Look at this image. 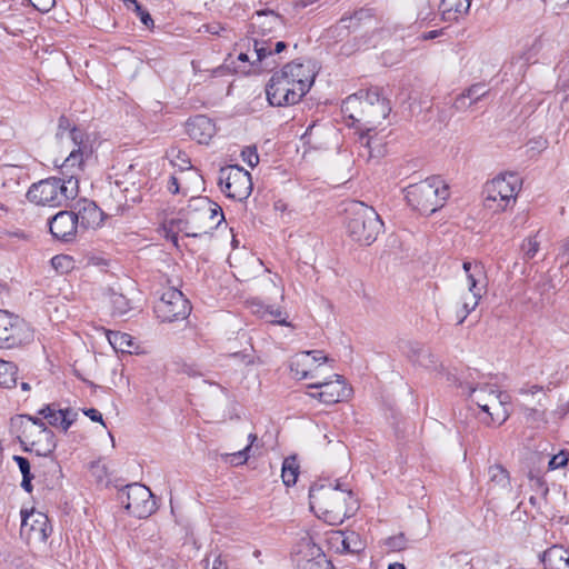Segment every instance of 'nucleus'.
Here are the masks:
<instances>
[{
    "label": "nucleus",
    "mask_w": 569,
    "mask_h": 569,
    "mask_svg": "<svg viewBox=\"0 0 569 569\" xmlns=\"http://www.w3.org/2000/svg\"><path fill=\"white\" fill-rule=\"evenodd\" d=\"M317 76L316 64L310 61H291L274 72L267 88V99L272 106L296 104L310 90Z\"/></svg>",
    "instance_id": "f257e3e1"
},
{
    "label": "nucleus",
    "mask_w": 569,
    "mask_h": 569,
    "mask_svg": "<svg viewBox=\"0 0 569 569\" xmlns=\"http://www.w3.org/2000/svg\"><path fill=\"white\" fill-rule=\"evenodd\" d=\"M309 499L313 512L330 526L341 525L358 508L351 490L341 488L339 482L313 485Z\"/></svg>",
    "instance_id": "f03ea898"
},
{
    "label": "nucleus",
    "mask_w": 569,
    "mask_h": 569,
    "mask_svg": "<svg viewBox=\"0 0 569 569\" xmlns=\"http://www.w3.org/2000/svg\"><path fill=\"white\" fill-rule=\"evenodd\" d=\"M391 108L377 89L349 96L342 104L343 114L358 130L375 131L390 113Z\"/></svg>",
    "instance_id": "7ed1b4c3"
},
{
    "label": "nucleus",
    "mask_w": 569,
    "mask_h": 569,
    "mask_svg": "<svg viewBox=\"0 0 569 569\" xmlns=\"http://www.w3.org/2000/svg\"><path fill=\"white\" fill-rule=\"evenodd\" d=\"M10 432L16 436L26 451L47 457L57 447L53 432L39 418L19 415L10 420Z\"/></svg>",
    "instance_id": "20e7f679"
},
{
    "label": "nucleus",
    "mask_w": 569,
    "mask_h": 569,
    "mask_svg": "<svg viewBox=\"0 0 569 569\" xmlns=\"http://www.w3.org/2000/svg\"><path fill=\"white\" fill-rule=\"evenodd\" d=\"M224 219L221 208L206 197H193L177 221V229L188 237H200L214 230Z\"/></svg>",
    "instance_id": "39448f33"
},
{
    "label": "nucleus",
    "mask_w": 569,
    "mask_h": 569,
    "mask_svg": "<svg viewBox=\"0 0 569 569\" xmlns=\"http://www.w3.org/2000/svg\"><path fill=\"white\" fill-rule=\"evenodd\" d=\"M345 211L347 233L352 241L362 246H370L376 241L383 222L372 207L360 201H351Z\"/></svg>",
    "instance_id": "423d86ee"
},
{
    "label": "nucleus",
    "mask_w": 569,
    "mask_h": 569,
    "mask_svg": "<svg viewBox=\"0 0 569 569\" xmlns=\"http://www.w3.org/2000/svg\"><path fill=\"white\" fill-rule=\"evenodd\" d=\"M78 193V180L50 177L33 183L27 198L37 206L61 207L73 200Z\"/></svg>",
    "instance_id": "0eeeda50"
},
{
    "label": "nucleus",
    "mask_w": 569,
    "mask_h": 569,
    "mask_svg": "<svg viewBox=\"0 0 569 569\" xmlns=\"http://www.w3.org/2000/svg\"><path fill=\"white\" fill-rule=\"evenodd\" d=\"M462 269L468 291L462 293L456 302L455 312L458 325H461L469 313L478 307L481 298L487 292V273L481 262L465 261Z\"/></svg>",
    "instance_id": "6e6552de"
},
{
    "label": "nucleus",
    "mask_w": 569,
    "mask_h": 569,
    "mask_svg": "<svg viewBox=\"0 0 569 569\" xmlns=\"http://www.w3.org/2000/svg\"><path fill=\"white\" fill-rule=\"evenodd\" d=\"M521 186L520 177L512 172L498 174L487 181L482 191L485 208L496 213L512 208Z\"/></svg>",
    "instance_id": "1a4fd4ad"
},
{
    "label": "nucleus",
    "mask_w": 569,
    "mask_h": 569,
    "mask_svg": "<svg viewBox=\"0 0 569 569\" xmlns=\"http://www.w3.org/2000/svg\"><path fill=\"white\" fill-rule=\"evenodd\" d=\"M469 398L487 415V418L483 419L485 423L500 426L508 419V396L497 386L483 383L470 388Z\"/></svg>",
    "instance_id": "9d476101"
},
{
    "label": "nucleus",
    "mask_w": 569,
    "mask_h": 569,
    "mask_svg": "<svg viewBox=\"0 0 569 569\" xmlns=\"http://www.w3.org/2000/svg\"><path fill=\"white\" fill-rule=\"evenodd\" d=\"M448 197V186L440 177H430L410 186L407 193L409 202L425 213L436 212Z\"/></svg>",
    "instance_id": "9b49d317"
},
{
    "label": "nucleus",
    "mask_w": 569,
    "mask_h": 569,
    "mask_svg": "<svg viewBox=\"0 0 569 569\" xmlns=\"http://www.w3.org/2000/svg\"><path fill=\"white\" fill-rule=\"evenodd\" d=\"M66 142L71 144L68 157L60 164L61 176L63 179L78 180L84 169V161L91 154V149L84 139V133L73 128L62 133Z\"/></svg>",
    "instance_id": "f8f14e48"
},
{
    "label": "nucleus",
    "mask_w": 569,
    "mask_h": 569,
    "mask_svg": "<svg viewBox=\"0 0 569 569\" xmlns=\"http://www.w3.org/2000/svg\"><path fill=\"white\" fill-rule=\"evenodd\" d=\"M118 499L127 511L137 518H148L156 511L152 492L140 483L126 486L120 490Z\"/></svg>",
    "instance_id": "ddd939ff"
},
{
    "label": "nucleus",
    "mask_w": 569,
    "mask_h": 569,
    "mask_svg": "<svg viewBox=\"0 0 569 569\" xmlns=\"http://www.w3.org/2000/svg\"><path fill=\"white\" fill-rule=\"evenodd\" d=\"M219 184L228 198L238 201L246 200L252 191L251 174L240 166L222 168Z\"/></svg>",
    "instance_id": "4468645a"
},
{
    "label": "nucleus",
    "mask_w": 569,
    "mask_h": 569,
    "mask_svg": "<svg viewBox=\"0 0 569 569\" xmlns=\"http://www.w3.org/2000/svg\"><path fill=\"white\" fill-rule=\"evenodd\" d=\"M190 305L183 293L176 288L163 290L154 306V313L162 322H173L186 319L190 313Z\"/></svg>",
    "instance_id": "2eb2a0df"
},
{
    "label": "nucleus",
    "mask_w": 569,
    "mask_h": 569,
    "mask_svg": "<svg viewBox=\"0 0 569 569\" xmlns=\"http://www.w3.org/2000/svg\"><path fill=\"white\" fill-rule=\"evenodd\" d=\"M327 361L328 358L323 351H302L291 358L290 370L299 380H318L321 377L320 371L323 369Z\"/></svg>",
    "instance_id": "dca6fc26"
},
{
    "label": "nucleus",
    "mask_w": 569,
    "mask_h": 569,
    "mask_svg": "<svg viewBox=\"0 0 569 569\" xmlns=\"http://www.w3.org/2000/svg\"><path fill=\"white\" fill-rule=\"evenodd\" d=\"M293 558L297 569H330L326 555L308 533L297 543Z\"/></svg>",
    "instance_id": "f3484780"
},
{
    "label": "nucleus",
    "mask_w": 569,
    "mask_h": 569,
    "mask_svg": "<svg viewBox=\"0 0 569 569\" xmlns=\"http://www.w3.org/2000/svg\"><path fill=\"white\" fill-rule=\"evenodd\" d=\"M309 389H318L319 392L308 393L310 397L318 399L326 405H333L347 399L350 396V389L342 376L332 373L330 379H318L308 385Z\"/></svg>",
    "instance_id": "a211bd4d"
},
{
    "label": "nucleus",
    "mask_w": 569,
    "mask_h": 569,
    "mask_svg": "<svg viewBox=\"0 0 569 569\" xmlns=\"http://www.w3.org/2000/svg\"><path fill=\"white\" fill-rule=\"evenodd\" d=\"M51 532L47 515L37 510H21L20 535L28 542L43 543Z\"/></svg>",
    "instance_id": "6ab92c4d"
},
{
    "label": "nucleus",
    "mask_w": 569,
    "mask_h": 569,
    "mask_svg": "<svg viewBox=\"0 0 569 569\" xmlns=\"http://www.w3.org/2000/svg\"><path fill=\"white\" fill-rule=\"evenodd\" d=\"M167 189L169 192L188 196L200 192L203 189V179L199 171L192 166L174 172L168 180Z\"/></svg>",
    "instance_id": "aec40b11"
},
{
    "label": "nucleus",
    "mask_w": 569,
    "mask_h": 569,
    "mask_svg": "<svg viewBox=\"0 0 569 569\" xmlns=\"http://www.w3.org/2000/svg\"><path fill=\"white\" fill-rule=\"evenodd\" d=\"M358 154L366 161L380 159L386 153V136L378 128L375 131L358 130Z\"/></svg>",
    "instance_id": "412c9836"
},
{
    "label": "nucleus",
    "mask_w": 569,
    "mask_h": 569,
    "mask_svg": "<svg viewBox=\"0 0 569 569\" xmlns=\"http://www.w3.org/2000/svg\"><path fill=\"white\" fill-rule=\"evenodd\" d=\"M51 234L61 241L71 242L80 232V227L73 211H60L49 221Z\"/></svg>",
    "instance_id": "4be33fe9"
},
{
    "label": "nucleus",
    "mask_w": 569,
    "mask_h": 569,
    "mask_svg": "<svg viewBox=\"0 0 569 569\" xmlns=\"http://www.w3.org/2000/svg\"><path fill=\"white\" fill-rule=\"evenodd\" d=\"M77 217L80 231L96 229L102 224L103 212L100 208L88 199H81L77 202L73 211Z\"/></svg>",
    "instance_id": "5701e85b"
},
{
    "label": "nucleus",
    "mask_w": 569,
    "mask_h": 569,
    "mask_svg": "<svg viewBox=\"0 0 569 569\" xmlns=\"http://www.w3.org/2000/svg\"><path fill=\"white\" fill-rule=\"evenodd\" d=\"M272 56V50L270 44L264 40H254V46L252 51L241 52L238 56V61L240 62H249V67H236L232 71L248 74L250 72V67L254 66L257 62L264 61L268 57Z\"/></svg>",
    "instance_id": "b1692460"
},
{
    "label": "nucleus",
    "mask_w": 569,
    "mask_h": 569,
    "mask_svg": "<svg viewBox=\"0 0 569 569\" xmlns=\"http://www.w3.org/2000/svg\"><path fill=\"white\" fill-rule=\"evenodd\" d=\"M189 137L199 143H208L216 134V126L206 116H197L187 122Z\"/></svg>",
    "instance_id": "393cba45"
},
{
    "label": "nucleus",
    "mask_w": 569,
    "mask_h": 569,
    "mask_svg": "<svg viewBox=\"0 0 569 569\" xmlns=\"http://www.w3.org/2000/svg\"><path fill=\"white\" fill-rule=\"evenodd\" d=\"M252 26L259 29L262 36H268L282 30L284 20L273 10H260L252 17Z\"/></svg>",
    "instance_id": "a878e982"
},
{
    "label": "nucleus",
    "mask_w": 569,
    "mask_h": 569,
    "mask_svg": "<svg viewBox=\"0 0 569 569\" xmlns=\"http://www.w3.org/2000/svg\"><path fill=\"white\" fill-rule=\"evenodd\" d=\"M44 419L48 420L52 427H59L64 432L71 427L77 418V413L71 409H59L54 405H48L39 410Z\"/></svg>",
    "instance_id": "bb28decb"
},
{
    "label": "nucleus",
    "mask_w": 569,
    "mask_h": 569,
    "mask_svg": "<svg viewBox=\"0 0 569 569\" xmlns=\"http://www.w3.org/2000/svg\"><path fill=\"white\" fill-rule=\"evenodd\" d=\"M20 319L6 310H0V347H12L17 342Z\"/></svg>",
    "instance_id": "cd10ccee"
},
{
    "label": "nucleus",
    "mask_w": 569,
    "mask_h": 569,
    "mask_svg": "<svg viewBox=\"0 0 569 569\" xmlns=\"http://www.w3.org/2000/svg\"><path fill=\"white\" fill-rule=\"evenodd\" d=\"M488 492H511L510 475L508 470L499 463H495L488 468Z\"/></svg>",
    "instance_id": "c85d7f7f"
},
{
    "label": "nucleus",
    "mask_w": 569,
    "mask_h": 569,
    "mask_svg": "<svg viewBox=\"0 0 569 569\" xmlns=\"http://www.w3.org/2000/svg\"><path fill=\"white\" fill-rule=\"evenodd\" d=\"M542 561L547 569H569V551L561 546H552L545 551Z\"/></svg>",
    "instance_id": "c756f323"
},
{
    "label": "nucleus",
    "mask_w": 569,
    "mask_h": 569,
    "mask_svg": "<svg viewBox=\"0 0 569 569\" xmlns=\"http://www.w3.org/2000/svg\"><path fill=\"white\" fill-rule=\"evenodd\" d=\"M471 6V0H441L440 9L442 19L455 21L466 14Z\"/></svg>",
    "instance_id": "7c9ffc66"
},
{
    "label": "nucleus",
    "mask_w": 569,
    "mask_h": 569,
    "mask_svg": "<svg viewBox=\"0 0 569 569\" xmlns=\"http://www.w3.org/2000/svg\"><path fill=\"white\" fill-rule=\"evenodd\" d=\"M408 357L418 366L426 369H437L438 359L435 355L420 348L418 345L411 347Z\"/></svg>",
    "instance_id": "2f4dec72"
},
{
    "label": "nucleus",
    "mask_w": 569,
    "mask_h": 569,
    "mask_svg": "<svg viewBox=\"0 0 569 569\" xmlns=\"http://www.w3.org/2000/svg\"><path fill=\"white\" fill-rule=\"evenodd\" d=\"M192 69L197 77V83L206 81L207 78L223 77L231 72L230 67L226 63L212 69H201L199 63L192 61Z\"/></svg>",
    "instance_id": "473e14b6"
},
{
    "label": "nucleus",
    "mask_w": 569,
    "mask_h": 569,
    "mask_svg": "<svg viewBox=\"0 0 569 569\" xmlns=\"http://www.w3.org/2000/svg\"><path fill=\"white\" fill-rule=\"evenodd\" d=\"M18 368L10 361L0 360V386L12 388L17 385Z\"/></svg>",
    "instance_id": "72a5a7b5"
},
{
    "label": "nucleus",
    "mask_w": 569,
    "mask_h": 569,
    "mask_svg": "<svg viewBox=\"0 0 569 569\" xmlns=\"http://www.w3.org/2000/svg\"><path fill=\"white\" fill-rule=\"evenodd\" d=\"M138 191V188L136 187V183H131V187L126 186V182L117 179L114 181V186L112 187V194L117 196L119 193H122V199L119 200L122 204H128L129 202H136L138 200V196L136 194Z\"/></svg>",
    "instance_id": "f704fd0d"
},
{
    "label": "nucleus",
    "mask_w": 569,
    "mask_h": 569,
    "mask_svg": "<svg viewBox=\"0 0 569 569\" xmlns=\"http://www.w3.org/2000/svg\"><path fill=\"white\" fill-rule=\"evenodd\" d=\"M299 476V465L295 457H288L282 462L281 478L282 482L287 486H293Z\"/></svg>",
    "instance_id": "c9c22d12"
},
{
    "label": "nucleus",
    "mask_w": 569,
    "mask_h": 569,
    "mask_svg": "<svg viewBox=\"0 0 569 569\" xmlns=\"http://www.w3.org/2000/svg\"><path fill=\"white\" fill-rule=\"evenodd\" d=\"M108 341L116 351L131 353L133 341L130 335L123 332L108 333Z\"/></svg>",
    "instance_id": "e433bc0d"
},
{
    "label": "nucleus",
    "mask_w": 569,
    "mask_h": 569,
    "mask_svg": "<svg viewBox=\"0 0 569 569\" xmlns=\"http://www.w3.org/2000/svg\"><path fill=\"white\" fill-rule=\"evenodd\" d=\"M260 317L270 323L288 326L291 323L287 321L288 315L280 308L276 307H263L260 311H258Z\"/></svg>",
    "instance_id": "4c0bfd02"
},
{
    "label": "nucleus",
    "mask_w": 569,
    "mask_h": 569,
    "mask_svg": "<svg viewBox=\"0 0 569 569\" xmlns=\"http://www.w3.org/2000/svg\"><path fill=\"white\" fill-rule=\"evenodd\" d=\"M542 46L543 41L541 37H537L530 43H527L519 54V59L522 60V64L526 66L535 62L538 53L542 49Z\"/></svg>",
    "instance_id": "58836bf2"
},
{
    "label": "nucleus",
    "mask_w": 569,
    "mask_h": 569,
    "mask_svg": "<svg viewBox=\"0 0 569 569\" xmlns=\"http://www.w3.org/2000/svg\"><path fill=\"white\" fill-rule=\"evenodd\" d=\"M256 440H257V436L253 433H250L249 435V443L242 450H239V451L232 452V453H223V455H221L222 460L224 462H229L231 465L246 463L249 458L248 452Z\"/></svg>",
    "instance_id": "ea45409f"
},
{
    "label": "nucleus",
    "mask_w": 569,
    "mask_h": 569,
    "mask_svg": "<svg viewBox=\"0 0 569 569\" xmlns=\"http://www.w3.org/2000/svg\"><path fill=\"white\" fill-rule=\"evenodd\" d=\"M166 156L169 159L170 163L173 167L178 168V171L192 166L187 153L176 147H171L170 149H168Z\"/></svg>",
    "instance_id": "a19ab883"
},
{
    "label": "nucleus",
    "mask_w": 569,
    "mask_h": 569,
    "mask_svg": "<svg viewBox=\"0 0 569 569\" xmlns=\"http://www.w3.org/2000/svg\"><path fill=\"white\" fill-rule=\"evenodd\" d=\"M109 301L114 316H124L131 310L130 300L121 293L112 292Z\"/></svg>",
    "instance_id": "79ce46f5"
},
{
    "label": "nucleus",
    "mask_w": 569,
    "mask_h": 569,
    "mask_svg": "<svg viewBox=\"0 0 569 569\" xmlns=\"http://www.w3.org/2000/svg\"><path fill=\"white\" fill-rule=\"evenodd\" d=\"M51 266L60 273H67L74 268V260L68 254H57L51 259Z\"/></svg>",
    "instance_id": "37998d69"
},
{
    "label": "nucleus",
    "mask_w": 569,
    "mask_h": 569,
    "mask_svg": "<svg viewBox=\"0 0 569 569\" xmlns=\"http://www.w3.org/2000/svg\"><path fill=\"white\" fill-rule=\"evenodd\" d=\"M385 546L390 551H401L408 546V540L403 533L391 536L385 540Z\"/></svg>",
    "instance_id": "c03bdc74"
},
{
    "label": "nucleus",
    "mask_w": 569,
    "mask_h": 569,
    "mask_svg": "<svg viewBox=\"0 0 569 569\" xmlns=\"http://www.w3.org/2000/svg\"><path fill=\"white\" fill-rule=\"evenodd\" d=\"M539 242L536 237H529L523 240L521 249L526 259H532L539 251Z\"/></svg>",
    "instance_id": "a18cd8bd"
},
{
    "label": "nucleus",
    "mask_w": 569,
    "mask_h": 569,
    "mask_svg": "<svg viewBox=\"0 0 569 569\" xmlns=\"http://www.w3.org/2000/svg\"><path fill=\"white\" fill-rule=\"evenodd\" d=\"M436 18V13L428 1L421 4V8L417 14V21L421 24L429 23L433 21Z\"/></svg>",
    "instance_id": "49530a36"
},
{
    "label": "nucleus",
    "mask_w": 569,
    "mask_h": 569,
    "mask_svg": "<svg viewBox=\"0 0 569 569\" xmlns=\"http://www.w3.org/2000/svg\"><path fill=\"white\" fill-rule=\"evenodd\" d=\"M241 158L251 168L259 163V156L254 147H246L241 152Z\"/></svg>",
    "instance_id": "de8ad7c7"
},
{
    "label": "nucleus",
    "mask_w": 569,
    "mask_h": 569,
    "mask_svg": "<svg viewBox=\"0 0 569 569\" xmlns=\"http://www.w3.org/2000/svg\"><path fill=\"white\" fill-rule=\"evenodd\" d=\"M568 453L566 451H560L559 453L555 455L550 461H549V469L556 470L561 467H565L568 462Z\"/></svg>",
    "instance_id": "09e8293b"
},
{
    "label": "nucleus",
    "mask_w": 569,
    "mask_h": 569,
    "mask_svg": "<svg viewBox=\"0 0 569 569\" xmlns=\"http://www.w3.org/2000/svg\"><path fill=\"white\" fill-rule=\"evenodd\" d=\"M137 16L139 17L140 21L146 26V27H151L153 26V20L151 18V16L149 14V12H147L146 10L142 9V7L136 2V4H133L131 7Z\"/></svg>",
    "instance_id": "8fccbe9b"
},
{
    "label": "nucleus",
    "mask_w": 569,
    "mask_h": 569,
    "mask_svg": "<svg viewBox=\"0 0 569 569\" xmlns=\"http://www.w3.org/2000/svg\"><path fill=\"white\" fill-rule=\"evenodd\" d=\"M486 94L485 87L482 84L471 86L462 98H469L472 101H477L480 97Z\"/></svg>",
    "instance_id": "3c124183"
},
{
    "label": "nucleus",
    "mask_w": 569,
    "mask_h": 569,
    "mask_svg": "<svg viewBox=\"0 0 569 569\" xmlns=\"http://www.w3.org/2000/svg\"><path fill=\"white\" fill-rule=\"evenodd\" d=\"M30 2V4L36 8L37 10L41 11V12H48L50 11L56 1L54 0H28Z\"/></svg>",
    "instance_id": "603ef678"
},
{
    "label": "nucleus",
    "mask_w": 569,
    "mask_h": 569,
    "mask_svg": "<svg viewBox=\"0 0 569 569\" xmlns=\"http://www.w3.org/2000/svg\"><path fill=\"white\" fill-rule=\"evenodd\" d=\"M13 460L17 462V465L22 473V477L31 475L30 462L27 458L21 457V456H13Z\"/></svg>",
    "instance_id": "864d4df0"
},
{
    "label": "nucleus",
    "mask_w": 569,
    "mask_h": 569,
    "mask_svg": "<svg viewBox=\"0 0 569 569\" xmlns=\"http://www.w3.org/2000/svg\"><path fill=\"white\" fill-rule=\"evenodd\" d=\"M84 415L89 417L92 421H97L103 425L102 415L97 409H88L84 411Z\"/></svg>",
    "instance_id": "5fc2aeb1"
},
{
    "label": "nucleus",
    "mask_w": 569,
    "mask_h": 569,
    "mask_svg": "<svg viewBox=\"0 0 569 569\" xmlns=\"http://www.w3.org/2000/svg\"><path fill=\"white\" fill-rule=\"evenodd\" d=\"M32 478H33V477H32V475L22 477L21 487H22L27 492H31V491H32V485H31V480H32Z\"/></svg>",
    "instance_id": "6e6d98bb"
},
{
    "label": "nucleus",
    "mask_w": 569,
    "mask_h": 569,
    "mask_svg": "<svg viewBox=\"0 0 569 569\" xmlns=\"http://www.w3.org/2000/svg\"><path fill=\"white\" fill-rule=\"evenodd\" d=\"M267 42H268V43L270 44V47H271L272 54H273V53H280L281 51H283V50L287 48V44H286V42H283V41H278V42H276V44H274V46H272V43H271L270 41H267Z\"/></svg>",
    "instance_id": "4d7b16f0"
},
{
    "label": "nucleus",
    "mask_w": 569,
    "mask_h": 569,
    "mask_svg": "<svg viewBox=\"0 0 569 569\" xmlns=\"http://www.w3.org/2000/svg\"><path fill=\"white\" fill-rule=\"evenodd\" d=\"M441 33V30H432L426 33H422L421 38L423 40H430L437 38Z\"/></svg>",
    "instance_id": "13d9d810"
},
{
    "label": "nucleus",
    "mask_w": 569,
    "mask_h": 569,
    "mask_svg": "<svg viewBox=\"0 0 569 569\" xmlns=\"http://www.w3.org/2000/svg\"><path fill=\"white\" fill-rule=\"evenodd\" d=\"M210 569H226V567L220 558H216Z\"/></svg>",
    "instance_id": "bf43d9fd"
},
{
    "label": "nucleus",
    "mask_w": 569,
    "mask_h": 569,
    "mask_svg": "<svg viewBox=\"0 0 569 569\" xmlns=\"http://www.w3.org/2000/svg\"><path fill=\"white\" fill-rule=\"evenodd\" d=\"M274 210L283 213L287 210V204L283 201H277L274 203Z\"/></svg>",
    "instance_id": "052dcab7"
},
{
    "label": "nucleus",
    "mask_w": 569,
    "mask_h": 569,
    "mask_svg": "<svg viewBox=\"0 0 569 569\" xmlns=\"http://www.w3.org/2000/svg\"><path fill=\"white\" fill-rule=\"evenodd\" d=\"M207 30L210 32V33H213V34H219L220 30H222V28L220 26H208L207 27Z\"/></svg>",
    "instance_id": "680f3d73"
},
{
    "label": "nucleus",
    "mask_w": 569,
    "mask_h": 569,
    "mask_svg": "<svg viewBox=\"0 0 569 569\" xmlns=\"http://www.w3.org/2000/svg\"><path fill=\"white\" fill-rule=\"evenodd\" d=\"M561 249L563 253L569 252V237L562 241Z\"/></svg>",
    "instance_id": "e2e57ef3"
},
{
    "label": "nucleus",
    "mask_w": 569,
    "mask_h": 569,
    "mask_svg": "<svg viewBox=\"0 0 569 569\" xmlns=\"http://www.w3.org/2000/svg\"><path fill=\"white\" fill-rule=\"evenodd\" d=\"M388 569H406V567L401 562H393L388 566Z\"/></svg>",
    "instance_id": "0e129e2a"
},
{
    "label": "nucleus",
    "mask_w": 569,
    "mask_h": 569,
    "mask_svg": "<svg viewBox=\"0 0 569 569\" xmlns=\"http://www.w3.org/2000/svg\"><path fill=\"white\" fill-rule=\"evenodd\" d=\"M355 537H356V536H355V533H352L350 537H348L347 539H343V540H342V543H343V547H345V549H346V550H348V551H355V549H351V548H350V546H349V545H348V542H347V540H348V539H350V538H355Z\"/></svg>",
    "instance_id": "69168bd1"
},
{
    "label": "nucleus",
    "mask_w": 569,
    "mask_h": 569,
    "mask_svg": "<svg viewBox=\"0 0 569 569\" xmlns=\"http://www.w3.org/2000/svg\"><path fill=\"white\" fill-rule=\"evenodd\" d=\"M122 1H123V3L126 4V7H127L128 9H131V7H132L133 4H136V2H138L137 0H122Z\"/></svg>",
    "instance_id": "338daca9"
},
{
    "label": "nucleus",
    "mask_w": 569,
    "mask_h": 569,
    "mask_svg": "<svg viewBox=\"0 0 569 569\" xmlns=\"http://www.w3.org/2000/svg\"><path fill=\"white\" fill-rule=\"evenodd\" d=\"M21 389H22L23 391H29V390H30V385H29L28 382H22V383H21Z\"/></svg>",
    "instance_id": "774afa93"
}]
</instances>
